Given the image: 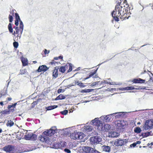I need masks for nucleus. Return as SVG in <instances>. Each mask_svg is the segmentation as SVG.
Instances as JSON below:
<instances>
[{
	"label": "nucleus",
	"instance_id": "052dcab7",
	"mask_svg": "<svg viewBox=\"0 0 153 153\" xmlns=\"http://www.w3.org/2000/svg\"><path fill=\"white\" fill-rule=\"evenodd\" d=\"M124 3H125L126 4V3H127V1H126V0H125L124 1Z\"/></svg>",
	"mask_w": 153,
	"mask_h": 153
},
{
	"label": "nucleus",
	"instance_id": "4c0bfd02",
	"mask_svg": "<svg viewBox=\"0 0 153 153\" xmlns=\"http://www.w3.org/2000/svg\"><path fill=\"white\" fill-rule=\"evenodd\" d=\"M37 137V136L36 134L32 133V137L31 140H35L36 139Z\"/></svg>",
	"mask_w": 153,
	"mask_h": 153
},
{
	"label": "nucleus",
	"instance_id": "0eeeda50",
	"mask_svg": "<svg viewBox=\"0 0 153 153\" xmlns=\"http://www.w3.org/2000/svg\"><path fill=\"white\" fill-rule=\"evenodd\" d=\"M39 139L42 142H45L47 143H48L49 141V138L47 136L43 134V132L42 134L40 135L39 137Z\"/></svg>",
	"mask_w": 153,
	"mask_h": 153
},
{
	"label": "nucleus",
	"instance_id": "4468645a",
	"mask_svg": "<svg viewBox=\"0 0 153 153\" xmlns=\"http://www.w3.org/2000/svg\"><path fill=\"white\" fill-rule=\"evenodd\" d=\"M124 141L123 140H118L115 142V144L117 146H122L124 144Z\"/></svg>",
	"mask_w": 153,
	"mask_h": 153
},
{
	"label": "nucleus",
	"instance_id": "69168bd1",
	"mask_svg": "<svg viewBox=\"0 0 153 153\" xmlns=\"http://www.w3.org/2000/svg\"><path fill=\"white\" fill-rule=\"evenodd\" d=\"M150 144L152 146L153 145V142H152Z\"/></svg>",
	"mask_w": 153,
	"mask_h": 153
},
{
	"label": "nucleus",
	"instance_id": "4d7b16f0",
	"mask_svg": "<svg viewBox=\"0 0 153 153\" xmlns=\"http://www.w3.org/2000/svg\"><path fill=\"white\" fill-rule=\"evenodd\" d=\"M111 89L110 88H108V90L110 91H113V88H111V89Z\"/></svg>",
	"mask_w": 153,
	"mask_h": 153
},
{
	"label": "nucleus",
	"instance_id": "3c124183",
	"mask_svg": "<svg viewBox=\"0 0 153 153\" xmlns=\"http://www.w3.org/2000/svg\"><path fill=\"white\" fill-rule=\"evenodd\" d=\"M61 91H62V89H59L58 90V93H59L61 92Z\"/></svg>",
	"mask_w": 153,
	"mask_h": 153
},
{
	"label": "nucleus",
	"instance_id": "1a4fd4ad",
	"mask_svg": "<svg viewBox=\"0 0 153 153\" xmlns=\"http://www.w3.org/2000/svg\"><path fill=\"white\" fill-rule=\"evenodd\" d=\"M121 3V0H119L118 1L117 4L115 6V8L114 10L117 11L118 15H117L119 16L120 11H121V10L123 9V7L120 5Z\"/></svg>",
	"mask_w": 153,
	"mask_h": 153
},
{
	"label": "nucleus",
	"instance_id": "a211bd4d",
	"mask_svg": "<svg viewBox=\"0 0 153 153\" xmlns=\"http://www.w3.org/2000/svg\"><path fill=\"white\" fill-rule=\"evenodd\" d=\"M68 68L67 65H65L64 66H61L59 68V71L62 73H64L66 70Z\"/></svg>",
	"mask_w": 153,
	"mask_h": 153
},
{
	"label": "nucleus",
	"instance_id": "864d4df0",
	"mask_svg": "<svg viewBox=\"0 0 153 153\" xmlns=\"http://www.w3.org/2000/svg\"><path fill=\"white\" fill-rule=\"evenodd\" d=\"M0 104L2 106H3L4 105V104H3V102H0Z\"/></svg>",
	"mask_w": 153,
	"mask_h": 153
},
{
	"label": "nucleus",
	"instance_id": "58836bf2",
	"mask_svg": "<svg viewBox=\"0 0 153 153\" xmlns=\"http://www.w3.org/2000/svg\"><path fill=\"white\" fill-rule=\"evenodd\" d=\"M13 45L15 48H17L19 46V43L17 42H15L13 43Z\"/></svg>",
	"mask_w": 153,
	"mask_h": 153
},
{
	"label": "nucleus",
	"instance_id": "39448f33",
	"mask_svg": "<svg viewBox=\"0 0 153 153\" xmlns=\"http://www.w3.org/2000/svg\"><path fill=\"white\" fill-rule=\"evenodd\" d=\"M143 128L145 130L152 128H153V120H146L144 125Z\"/></svg>",
	"mask_w": 153,
	"mask_h": 153
},
{
	"label": "nucleus",
	"instance_id": "13d9d810",
	"mask_svg": "<svg viewBox=\"0 0 153 153\" xmlns=\"http://www.w3.org/2000/svg\"><path fill=\"white\" fill-rule=\"evenodd\" d=\"M19 28V27H16V26H14V27H13V28L15 29V30H16V28Z\"/></svg>",
	"mask_w": 153,
	"mask_h": 153
},
{
	"label": "nucleus",
	"instance_id": "412c9836",
	"mask_svg": "<svg viewBox=\"0 0 153 153\" xmlns=\"http://www.w3.org/2000/svg\"><path fill=\"white\" fill-rule=\"evenodd\" d=\"M21 61L23 66H25L28 65L27 60L26 59L23 58L21 59Z\"/></svg>",
	"mask_w": 153,
	"mask_h": 153
},
{
	"label": "nucleus",
	"instance_id": "bb28decb",
	"mask_svg": "<svg viewBox=\"0 0 153 153\" xmlns=\"http://www.w3.org/2000/svg\"><path fill=\"white\" fill-rule=\"evenodd\" d=\"M32 133H28V134L25 135V138L26 140H31L32 137Z\"/></svg>",
	"mask_w": 153,
	"mask_h": 153
},
{
	"label": "nucleus",
	"instance_id": "2eb2a0df",
	"mask_svg": "<svg viewBox=\"0 0 153 153\" xmlns=\"http://www.w3.org/2000/svg\"><path fill=\"white\" fill-rule=\"evenodd\" d=\"M116 125L118 128L120 129L124 126V125L122 123V121L120 120L117 121Z\"/></svg>",
	"mask_w": 153,
	"mask_h": 153
},
{
	"label": "nucleus",
	"instance_id": "ddd939ff",
	"mask_svg": "<svg viewBox=\"0 0 153 153\" xmlns=\"http://www.w3.org/2000/svg\"><path fill=\"white\" fill-rule=\"evenodd\" d=\"M58 67L56 66L55 67L54 70H53L52 74V76L53 77V78L55 79L58 77Z\"/></svg>",
	"mask_w": 153,
	"mask_h": 153
},
{
	"label": "nucleus",
	"instance_id": "680f3d73",
	"mask_svg": "<svg viewBox=\"0 0 153 153\" xmlns=\"http://www.w3.org/2000/svg\"><path fill=\"white\" fill-rule=\"evenodd\" d=\"M37 103L36 102H33V104H37Z\"/></svg>",
	"mask_w": 153,
	"mask_h": 153
},
{
	"label": "nucleus",
	"instance_id": "c85d7f7f",
	"mask_svg": "<svg viewBox=\"0 0 153 153\" xmlns=\"http://www.w3.org/2000/svg\"><path fill=\"white\" fill-rule=\"evenodd\" d=\"M65 97L62 94H60L55 99V100H62L65 99Z\"/></svg>",
	"mask_w": 153,
	"mask_h": 153
},
{
	"label": "nucleus",
	"instance_id": "79ce46f5",
	"mask_svg": "<svg viewBox=\"0 0 153 153\" xmlns=\"http://www.w3.org/2000/svg\"><path fill=\"white\" fill-rule=\"evenodd\" d=\"M98 83H99V82H94L93 83H92L91 85V86H94L96 85H97L98 84Z\"/></svg>",
	"mask_w": 153,
	"mask_h": 153
},
{
	"label": "nucleus",
	"instance_id": "de8ad7c7",
	"mask_svg": "<svg viewBox=\"0 0 153 153\" xmlns=\"http://www.w3.org/2000/svg\"><path fill=\"white\" fill-rule=\"evenodd\" d=\"M136 144L135 143H133V144H131L130 145V146L131 147H132V146L133 147H135L136 146Z\"/></svg>",
	"mask_w": 153,
	"mask_h": 153
},
{
	"label": "nucleus",
	"instance_id": "f03ea898",
	"mask_svg": "<svg viewBox=\"0 0 153 153\" xmlns=\"http://www.w3.org/2000/svg\"><path fill=\"white\" fill-rule=\"evenodd\" d=\"M70 137L71 140H76L82 139L84 137V134L81 132H76L71 133Z\"/></svg>",
	"mask_w": 153,
	"mask_h": 153
},
{
	"label": "nucleus",
	"instance_id": "5fc2aeb1",
	"mask_svg": "<svg viewBox=\"0 0 153 153\" xmlns=\"http://www.w3.org/2000/svg\"><path fill=\"white\" fill-rule=\"evenodd\" d=\"M54 59L55 60H57L58 59V57H55L54 58Z\"/></svg>",
	"mask_w": 153,
	"mask_h": 153
},
{
	"label": "nucleus",
	"instance_id": "4be33fe9",
	"mask_svg": "<svg viewBox=\"0 0 153 153\" xmlns=\"http://www.w3.org/2000/svg\"><path fill=\"white\" fill-rule=\"evenodd\" d=\"M96 71H95L93 72H90L89 73V76L88 77H87L86 78H84L83 79V80L85 81L87 79H88L90 77L92 76H93L94 74H95L96 73Z\"/></svg>",
	"mask_w": 153,
	"mask_h": 153
},
{
	"label": "nucleus",
	"instance_id": "20e7f679",
	"mask_svg": "<svg viewBox=\"0 0 153 153\" xmlns=\"http://www.w3.org/2000/svg\"><path fill=\"white\" fill-rule=\"evenodd\" d=\"M15 147L14 146L8 145L3 147V149L7 153H14Z\"/></svg>",
	"mask_w": 153,
	"mask_h": 153
},
{
	"label": "nucleus",
	"instance_id": "e433bc0d",
	"mask_svg": "<svg viewBox=\"0 0 153 153\" xmlns=\"http://www.w3.org/2000/svg\"><path fill=\"white\" fill-rule=\"evenodd\" d=\"M150 134V132H147L146 133H142V135L144 137H147L149 136Z\"/></svg>",
	"mask_w": 153,
	"mask_h": 153
},
{
	"label": "nucleus",
	"instance_id": "b1692460",
	"mask_svg": "<svg viewBox=\"0 0 153 153\" xmlns=\"http://www.w3.org/2000/svg\"><path fill=\"white\" fill-rule=\"evenodd\" d=\"M57 105H52L46 107V109L47 110H51L57 108Z\"/></svg>",
	"mask_w": 153,
	"mask_h": 153
},
{
	"label": "nucleus",
	"instance_id": "f8f14e48",
	"mask_svg": "<svg viewBox=\"0 0 153 153\" xmlns=\"http://www.w3.org/2000/svg\"><path fill=\"white\" fill-rule=\"evenodd\" d=\"M145 80L141 79H134L132 80V82L135 83H143L145 82Z\"/></svg>",
	"mask_w": 153,
	"mask_h": 153
},
{
	"label": "nucleus",
	"instance_id": "7c9ffc66",
	"mask_svg": "<svg viewBox=\"0 0 153 153\" xmlns=\"http://www.w3.org/2000/svg\"><path fill=\"white\" fill-rule=\"evenodd\" d=\"M110 115H108L104 117L105 121L106 122H108L110 120L111 118H110Z\"/></svg>",
	"mask_w": 153,
	"mask_h": 153
},
{
	"label": "nucleus",
	"instance_id": "7ed1b4c3",
	"mask_svg": "<svg viewBox=\"0 0 153 153\" xmlns=\"http://www.w3.org/2000/svg\"><path fill=\"white\" fill-rule=\"evenodd\" d=\"M124 8H123V9L121 10V11H120L119 16L117 15L118 13H117V11L113 10L112 12V16L113 17L115 21H118L119 20V17L120 18L121 16H123V13H125V11H124Z\"/></svg>",
	"mask_w": 153,
	"mask_h": 153
},
{
	"label": "nucleus",
	"instance_id": "aec40b11",
	"mask_svg": "<svg viewBox=\"0 0 153 153\" xmlns=\"http://www.w3.org/2000/svg\"><path fill=\"white\" fill-rule=\"evenodd\" d=\"M17 104V103H14L13 105H10L8 106L7 108L10 109V111H14V108L15 107L16 105Z\"/></svg>",
	"mask_w": 153,
	"mask_h": 153
},
{
	"label": "nucleus",
	"instance_id": "f704fd0d",
	"mask_svg": "<svg viewBox=\"0 0 153 153\" xmlns=\"http://www.w3.org/2000/svg\"><path fill=\"white\" fill-rule=\"evenodd\" d=\"M10 111V110H9V111H8L7 110H5L4 111H1L0 113L2 115V114L4 115V114H8L9 113Z\"/></svg>",
	"mask_w": 153,
	"mask_h": 153
},
{
	"label": "nucleus",
	"instance_id": "0e129e2a",
	"mask_svg": "<svg viewBox=\"0 0 153 153\" xmlns=\"http://www.w3.org/2000/svg\"><path fill=\"white\" fill-rule=\"evenodd\" d=\"M33 62L34 64L36 63H37V62L36 61H34Z\"/></svg>",
	"mask_w": 153,
	"mask_h": 153
},
{
	"label": "nucleus",
	"instance_id": "cd10ccee",
	"mask_svg": "<svg viewBox=\"0 0 153 153\" xmlns=\"http://www.w3.org/2000/svg\"><path fill=\"white\" fill-rule=\"evenodd\" d=\"M8 28L9 32L11 33H13V28H12V25L11 23H9L8 25Z\"/></svg>",
	"mask_w": 153,
	"mask_h": 153
},
{
	"label": "nucleus",
	"instance_id": "9d476101",
	"mask_svg": "<svg viewBox=\"0 0 153 153\" xmlns=\"http://www.w3.org/2000/svg\"><path fill=\"white\" fill-rule=\"evenodd\" d=\"M101 140L97 136L92 137L90 138V141L92 144L98 143L100 142Z\"/></svg>",
	"mask_w": 153,
	"mask_h": 153
},
{
	"label": "nucleus",
	"instance_id": "c756f323",
	"mask_svg": "<svg viewBox=\"0 0 153 153\" xmlns=\"http://www.w3.org/2000/svg\"><path fill=\"white\" fill-rule=\"evenodd\" d=\"M134 132L137 133H139L141 132V130L139 127H136L134 130Z\"/></svg>",
	"mask_w": 153,
	"mask_h": 153
},
{
	"label": "nucleus",
	"instance_id": "ea45409f",
	"mask_svg": "<svg viewBox=\"0 0 153 153\" xmlns=\"http://www.w3.org/2000/svg\"><path fill=\"white\" fill-rule=\"evenodd\" d=\"M68 111L67 110H65L61 112V113L62 115H65L68 113Z\"/></svg>",
	"mask_w": 153,
	"mask_h": 153
},
{
	"label": "nucleus",
	"instance_id": "e2e57ef3",
	"mask_svg": "<svg viewBox=\"0 0 153 153\" xmlns=\"http://www.w3.org/2000/svg\"><path fill=\"white\" fill-rule=\"evenodd\" d=\"M2 132V129L1 128H0V133Z\"/></svg>",
	"mask_w": 153,
	"mask_h": 153
},
{
	"label": "nucleus",
	"instance_id": "bf43d9fd",
	"mask_svg": "<svg viewBox=\"0 0 153 153\" xmlns=\"http://www.w3.org/2000/svg\"><path fill=\"white\" fill-rule=\"evenodd\" d=\"M88 127V126H86V127H85V129L86 130L88 129H89V128H87V127Z\"/></svg>",
	"mask_w": 153,
	"mask_h": 153
},
{
	"label": "nucleus",
	"instance_id": "c9c22d12",
	"mask_svg": "<svg viewBox=\"0 0 153 153\" xmlns=\"http://www.w3.org/2000/svg\"><path fill=\"white\" fill-rule=\"evenodd\" d=\"M15 20H17L19 21V22H20L21 21L20 20V17L19 16V15L18 13H15Z\"/></svg>",
	"mask_w": 153,
	"mask_h": 153
},
{
	"label": "nucleus",
	"instance_id": "5701e85b",
	"mask_svg": "<svg viewBox=\"0 0 153 153\" xmlns=\"http://www.w3.org/2000/svg\"><path fill=\"white\" fill-rule=\"evenodd\" d=\"M76 84H77V85L79 86L81 88L85 87L86 86V85L82 83L81 82H79L78 81H76L75 82Z\"/></svg>",
	"mask_w": 153,
	"mask_h": 153
},
{
	"label": "nucleus",
	"instance_id": "a878e982",
	"mask_svg": "<svg viewBox=\"0 0 153 153\" xmlns=\"http://www.w3.org/2000/svg\"><path fill=\"white\" fill-rule=\"evenodd\" d=\"M14 123L13 121L11 120H9L6 124V125L7 126L11 127L14 125Z\"/></svg>",
	"mask_w": 153,
	"mask_h": 153
},
{
	"label": "nucleus",
	"instance_id": "6e6552de",
	"mask_svg": "<svg viewBox=\"0 0 153 153\" xmlns=\"http://www.w3.org/2000/svg\"><path fill=\"white\" fill-rule=\"evenodd\" d=\"M146 88V87L143 88L140 86L138 87L137 88H134L131 86H128L124 88H121L120 89V90H129L134 89L142 90L145 89Z\"/></svg>",
	"mask_w": 153,
	"mask_h": 153
},
{
	"label": "nucleus",
	"instance_id": "2f4dec72",
	"mask_svg": "<svg viewBox=\"0 0 153 153\" xmlns=\"http://www.w3.org/2000/svg\"><path fill=\"white\" fill-rule=\"evenodd\" d=\"M12 12H13L12 13V15H9V19L10 22H12L13 20V17L12 16L14 15V13L13 12H11L10 13H11Z\"/></svg>",
	"mask_w": 153,
	"mask_h": 153
},
{
	"label": "nucleus",
	"instance_id": "49530a36",
	"mask_svg": "<svg viewBox=\"0 0 153 153\" xmlns=\"http://www.w3.org/2000/svg\"><path fill=\"white\" fill-rule=\"evenodd\" d=\"M19 21H18L17 20H15V24L16 26H17L18 25Z\"/></svg>",
	"mask_w": 153,
	"mask_h": 153
},
{
	"label": "nucleus",
	"instance_id": "dca6fc26",
	"mask_svg": "<svg viewBox=\"0 0 153 153\" xmlns=\"http://www.w3.org/2000/svg\"><path fill=\"white\" fill-rule=\"evenodd\" d=\"M103 150L106 152H109L111 151V147L108 146H102Z\"/></svg>",
	"mask_w": 153,
	"mask_h": 153
},
{
	"label": "nucleus",
	"instance_id": "603ef678",
	"mask_svg": "<svg viewBox=\"0 0 153 153\" xmlns=\"http://www.w3.org/2000/svg\"><path fill=\"white\" fill-rule=\"evenodd\" d=\"M44 52L45 54H46V53H49V52H47V51L46 49H45Z\"/></svg>",
	"mask_w": 153,
	"mask_h": 153
},
{
	"label": "nucleus",
	"instance_id": "393cba45",
	"mask_svg": "<svg viewBox=\"0 0 153 153\" xmlns=\"http://www.w3.org/2000/svg\"><path fill=\"white\" fill-rule=\"evenodd\" d=\"M94 90V89H83L80 92L82 93H89L90 92H91L92 91H93Z\"/></svg>",
	"mask_w": 153,
	"mask_h": 153
},
{
	"label": "nucleus",
	"instance_id": "6ab92c4d",
	"mask_svg": "<svg viewBox=\"0 0 153 153\" xmlns=\"http://www.w3.org/2000/svg\"><path fill=\"white\" fill-rule=\"evenodd\" d=\"M22 32L21 31V29L19 28H16V31H14L13 33V34L14 35V36L15 35V34H17V38L19 36V33H20L21 34H22Z\"/></svg>",
	"mask_w": 153,
	"mask_h": 153
},
{
	"label": "nucleus",
	"instance_id": "473e14b6",
	"mask_svg": "<svg viewBox=\"0 0 153 153\" xmlns=\"http://www.w3.org/2000/svg\"><path fill=\"white\" fill-rule=\"evenodd\" d=\"M20 22L19 28L21 29V31L22 32L23 29L24 25L22 22L21 21Z\"/></svg>",
	"mask_w": 153,
	"mask_h": 153
},
{
	"label": "nucleus",
	"instance_id": "423d86ee",
	"mask_svg": "<svg viewBox=\"0 0 153 153\" xmlns=\"http://www.w3.org/2000/svg\"><path fill=\"white\" fill-rule=\"evenodd\" d=\"M57 131V129H53L51 128L48 130H47L43 132V134L48 137L52 136Z\"/></svg>",
	"mask_w": 153,
	"mask_h": 153
},
{
	"label": "nucleus",
	"instance_id": "c03bdc74",
	"mask_svg": "<svg viewBox=\"0 0 153 153\" xmlns=\"http://www.w3.org/2000/svg\"><path fill=\"white\" fill-rule=\"evenodd\" d=\"M64 150L65 152H67V153H70L71 152L69 149L67 148L65 149Z\"/></svg>",
	"mask_w": 153,
	"mask_h": 153
},
{
	"label": "nucleus",
	"instance_id": "72a5a7b5",
	"mask_svg": "<svg viewBox=\"0 0 153 153\" xmlns=\"http://www.w3.org/2000/svg\"><path fill=\"white\" fill-rule=\"evenodd\" d=\"M68 66V67L69 69L68 70L67 72L68 73L72 71V65L71 63H69Z\"/></svg>",
	"mask_w": 153,
	"mask_h": 153
},
{
	"label": "nucleus",
	"instance_id": "a18cd8bd",
	"mask_svg": "<svg viewBox=\"0 0 153 153\" xmlns=\"http://www.w3.org/2000/svg\"><path fill=\"white\" fill-rule=\"evenodd\" d=\"M64 143V145H65V142H61V143H60V145H61V146H59V148H61L62 147H64V146H62V144H63V143Z\"/></svg>",
	"mask_w": 153,
	"mask_h": 153
},
{
	"label": "nucleus",
	"instance_id": "6e6d98bb",
	"mask_svg": "<svg viewBox=\"0 0 153 153\" xmlns=\"http://www.w3.org/2000/svg\"><path fill=\"white\" fill-rule=\"evenodd\" d=\"M12 100V98L10 97H8L7 98V100L8 101H10Z\"/></svg>",
	"mask_w": 153,
	"mask_h": 153
},
{
	"label": "nucleus",
	"instance_id": "f257e3e1",
	"mask_svg": "<svg viewBox=\"0 0 153 153\" xmlns=\"http://www.w3.org/2000/svg\"><path fill=\"white\" fill-rule=\"evenodd\" d=\"M91 123L93 125L97 126L98 130L100 131H107L110 130L111 128V125L109 124H103L97 118L92 120Z\"/></svg>",
	"mask_w": 153,
	"mask_h": 153
},
{
	"label": "nucleus",
	"instance_id": "8fccbe9b",
	"mask_svg": "<svg viewBox=\"0 0 153 153\" xmlns=\"http://www.w3.org/2000/svg\"><path fill=\"white\" fill-rule=\"evenodd\" d=\"M63 56H60L58 57V59H63Z\"/></svg>",
	"mask_w": 153,
	"mask_h": 153
},
{
	"label": "nucleus",
	"instance_id": "a19ab883",
	"mask_svg": "<svg viewBox=\"0 0 153 153\" xmlns=\"http://www.w3.org/2000/svg\"><path fill=\"white\" fill-rule=\"evenodd\" d=\"M56 63H58V62H57L56 61H55L54 59L52 60V61L50 62V64L52 65H55Z\"/></svg>",
	"mask_w": 153,
	"mask_h": 153
},
{
	"label": "nucleus",
	"instance_id": "f3484780",
	"mask_svg": "<svg viewBox=\"0 0 153 153\" xmlns=\"http://www.w3.org/2000/svg\"><path fill=\"white\" fill-rule=\"evenodd\" d=\"M128 13L126 12V11H125V13H123V16H121L120 17V19L121 20H126L129 17V16H128Z\"/></svg>",
	"mask_w": 153,
	"mask_h": 153
},
{
	"label": "nucleus",
	"instance_id": "9b49d317",
	"mask_svg": "<svg viewBox=\"0 0 153 153\" xmlns=\"http://www.w3.org/2000/svg\"><path fill=\"white\" fill-rule=\"evenodd\" d=\"M48 69V68L45 65L40 66L36 71L38 72H45Z\"/></svg>",
	"mask_w": 153,
	"mask_h": 153
},
{
	"label": "nucleus",
	"instance_id": "09e8293b",
	"mask_svg": "<svg viewBox=\"0 0 153 153\" xmlns=\"http://www.w3.org/2000/svg\"><path fill=\"white\" fill-rule=\"evenodd\" d=\"M135 143L136 144V145L137 144H139L141 143V142L140 141H137Z\"/></svg>",
	"mask_w": 153,
	"mask_h": 153
},
{
	"label": "nucleus",
	"instance_id": "37998d69",
	"mask_svg": "<svg viewBox=\"0 0 153 153\" xmlns=\"http://www.w3.org/2000/svg\"><path fill=\"white\" fill-rule=\"evenodd\" d=\"M25 69L20 70V74L22 75V74H25Z\"/></svg>",
	"mask_w": 153,
	"mask_h": 153
}]
</instances>
